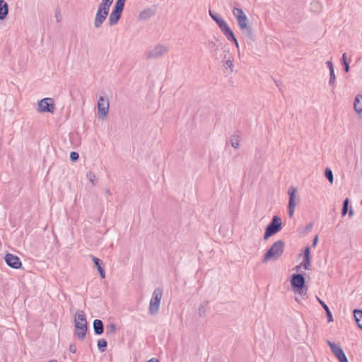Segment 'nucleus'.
I'll use <instances>...</instances> for the list:
<instances>
[{"label":"nucleus","mask_w":362,"mask_h":362,"mask_svg":"<svg viewBox=\"0 0 362 362\" xmlns=\"http://www.w3.org/2000/svg\"><path fill=\"white\" fill-rule=\"evenodd\" d=\"M235 45V47L237 49H239V43L238 42V40H236V41H233Z\"/></svg>","instance_id":"nucleus-49"},{"label":"nucleus","mask_w":362,"mask_h":362,"mask_svg":"<svg viewBox=\"0 0 362 362\" xmlns=\"http://www.w3.org/2000/svg\"><path fill=\"white\" fill-rule=\"evenodd\" d=\"M325 176L329 180V182L332 184L334 180L332 171L329 168H326L325 171Z\"/></svg>","instance_id":"nucleus-31"},{"label":"nucleus","mask_w":362,"mask_h":362,"mask_svg":"<svg viewBox=\"0 0 362 362\" xmlns=\"http://www.w3.org/2000/svg\"><path fill=\"white\" fill-rule=\"evenodd\" d=\"M8 4L4 0H0V20H4L8 15Z\"/></svg>","instance_id":"nucleus-17"},{"label":"nucleus","mask_w":362,"mask_h":362,"mask_svg":"<svg viewBox=\"0 0 362 362\" xmlns=\"http://www.w3.org/2000/svg\"><path fill=\"white\" fill-rule=\"evenodd\" d=\"M354 315L358 327L362 329V310H355L354 311Z\"/></svg>","instance_id":"nucleus-23"},{"label":"nucleus","mask_w":362,"mask_h":362,"mask_svg":"<svg viewBox=\"0 0 362 362\" xmlns=\"http://www.w3.org/2000/svg\"><path fill=\"white\" fill-rule=\"evenodd\" d=\"M162 296V289L156 288L153 293L149 304L148 311L151 315H155L158 313Z\"/></svg>","instance_id":"nucleus-6"},{"label":"nucleus","mask_w":362,"mask_h":362,"mask_svg":"<svg viewBox=\"0 0 362 362\" xmlns=\"http://www.w3.org/2000/svg\"><path fill=\"white\" fill-rule=\"evenodd\" d=\"M305 277L300 274H294L291 276V284L295 293L303 298L307 296L308 288L305 285Z\"/></svg>","instance_id":"nucleus-3"},{"label":"nucleus","mask_w":362,"mask_h":362,"mask_svg":"<svg viewBox=\"0 0 362 362\" xmlns=\"http://www.w3.org/2000/svg\"><path fill=\"white\" fill-rule=\"evenodd\" d=\"M317 300L322 305V306L325 309V311H326V314H327V315L328 317V322H332L333 320H332V316L331 312H330L328 306L322 300H321L318 298H317Z\"/></svg>","instance_id":"nucleus-26"},{"label":"nucleus","mask_w":362,"mask_h":362,"mask_svg":"<svg viewBox=\"0 0 362 362\" xmlns=\"http://www.w3.org/2000/svg\"><path fill=\"white\" fill-rule=\"evenodd\" d=\"M69 350L71 353L72 354H75L76 351V347L74 344H70L69 345Z\"/></svg>","instance_id":"nucleus-42"},{"label":"nucleus","mask_w":362,"mask_h":362,"mask_svg":"<svg viewBox=\"0 0 362 362\" xmlns=\"http://www.w3.org/2000/svg\"><path fill=\"white\" fill-rule=\"evenodd\" d=\"M341 59H342V62H343V64L344 66L345 71L346 72H349V65L348 62H346V54L345 53L343 54Z\"/></svg>","instance_id":"nucleus-36"},{"label":"nucleus","mask_w":362,"mask_h":362,"mask_svg":"<svg viewBox=\"0 0 362 362\" xmlns=\"http://www.w3.org/2000/svg\"><path fill=\"white\" fill-rule=\"evenodd\" d=\"M93 329L97 335H100L104 332L103 323L100 320H95L93 321Z\"/></svg>","instance_id":"nucleus-18"},{"label":"nucleus","mask_w":362,"mask_h":362,"mask_svg":"<svg viewBox=\"0 0 362 362\" xmlns=\"http://www.w3.org/2000/svg\"><path fill=\"white\" fill-rule=\"evenodd\" d=\"M222 64L224 67H228L230 69V72L233 71V62L232 56H229L228 59H222Z\"/></svg>","instance_id":"nucleus-25"},{"label":"nucleus","mask_w":362,"mask_h":362,"mask_svg":"<svg viewBox=\"0 0 362 362\" xmlns=\"http://www.w3.org/2000/svg\"><path fill=\"white\" fill-rule=\"evenodd\" d=\"M112 11L122 14L123 9H120V8H118V7H116L114 6V8Z\"/></svg>","instance_id":"nucleus-43"},{"label":"nucleus","mask_w":362,"mask_h":362,"mask_svg":"<svg viewBox=\"0 0 362 362\" xmlns=\"http://www.w3.org/2000/svg\"><path fill=\"white\" fill-rule=\"evenodd\" d=\"M147 362H159L158 359L152 358L148 360Z\"/></svg>","instance_id":"nucleus-48"},{"label":"nucleus","mask_w":362,"mask_h":362,"mask_svg":"<svg viewBox=\"0 0 362 362\" xmlns=\"http://www.w3.org/2000/svg\"><path fill=\"white\" fill-rule=\"evenodd\" d=\"M326 64H327V67L329 69V72L334 71V66H333V64H332V62L331 61H327L326 62Z\"/></svg>","instance_id":"nucleus-41"},{"label":"nucleus","mask_w":362,"mask_h":362,"mask_svg":"<svg viewBox=\"0 0 362 362\" xmlns=\"http://www.w3.org/2000/svg\"><path fill=\"white\" fill-rule=\"evenodd\" d=\"M301 267H302V265H301V264H300V265L296 266V267L294 268V269H295L297 272H300V268H301Z\"/></svg>","instance_id":"nucleus-45"},{"label":"nucleus","mask_w":362,"mask_h":362,"mask_svg":"<svg viewBox=\"0 0 362 362\" xmlns=\"http://www.w3.org/2000/svg\"><path fill=\"white\" fill-rule=\"evenodd\" d=\"M312 227H313V225H312V224H310V225L308 226V228H312Z\"/></svg>","instance_id":"nucleus-51"},{"label":"nucleus","mask_w":362,"mask_h":362,"mask_svg":"<svg viewBox=\"0 0 362 362\" xmlns=\"http://www.w3.org/2000/svg\"><path fill=\"white\" fill-rule=\"evenodd\" d=\"M233 13L235 17L238 19L240 18L242 16H246L243 11L241 8H234L233 10Z\"/></svg>","instance_id":"nucleus-30"},{"label":"nucleus","mask_w":362,"mask_h":362,"mask_svg":"<svg viewBox=\"0 0 362 362\" xmlns=\"http://www.w3.org/2000/svg\"><path fill=\"white\" fill-rule=\"evenodd\" d=\"M333 354L336 356L339 362H349L341 347L330 341H327Z\"/></svg>","instance_id":"nucleus-11"},{"label":"nucleus","mask_w":362,"mask_h":362,"mask_svg":"<svg viewBox=\"0 0 362 362\" xmlns=\"http://www.w3.org/2000/svg\"><path fill=\"white\" fill-rule=\"evenodd\" d=\"M91 259L95 264V266L96 267L99 274H100V276L102 279H105V270L103 269V268L102 267V264H103V262L94 257V256H91Z\"/></svg>","instance_id":"nucleus-15"},{"label":"nucleus","mask_w":362,"mask_h":362,"mask_svg":"<svg viewBox=\"0 0 362 362\" xmlns=\"http://www.w3.org/2000/svg\"><path fill=\"white\" fill-rule=\"evenodd\" d=\"M222 32L228 40L236 41V37L229 26H228Z\"/></svg>","instance_id":"nucleus-24"},{"label":"nucleus","mask_w":362,"mask_h":362,"mask_svg":"<svg viewBox=\"0 0 362 362\" xmlns=\"http://www.w3.org/2000/svg\"><path fill=\"white\" fill-rule=\"evenodd\" d=\"M353 215H354V211H353V209H351L349 211V216L350 217H351V216H353Z\"/></svg>","instance_id":"nucleus-47"},{"label":"nucleus","mask_w":362,"mask_h":362,"mask_svg":"<svg viewBox=\"0 0 362 362\" xmlns=\"http://www.w3.org/2000/svg\"><path fill=\"white\" fill-rule=\"evenodd\" d=\"M206 305H207V303H206V302H204V303H202L200 305V306H199V309H198V313H199V315L200 317H204V316H205V315H206V310H207V307H206Z\"/></svg>","instance_id":"nucleus-27"},{"label":"nucleus","mask_w":362,"mask_h":362,"mask_svg":"<svg viewBox=\"0 0 362 362\" xmlns=\"http://www.w3.org/2000/svg\"><path fill=\"white\" fill-rule=\"evenodd\" d=\"M154 15V12L151 8L144 10L139 13V19L142 21H146Z\"/></svg>","instance_id":"nucleus-20"},{"label":"nucleus","mask_w":362,"mask_h":362,"mask_svg":"<svg viewBox=\"0 0 362 362\" xmlns=\"http://www.w3.org/2000/svg\"><path fill=\"white\" fill-rule=\"evenodd\" d=\"M282 228L281 218L278 216H274L272 221L267 226L264 235V239L267 240L269 237L277 233Z\"/></svg>","instance_id":"nucleus-5"},{"label":"nucleus","mask_w":362,"mask_h":362,"mask_svg":"<svg viewBox=\"0 0 362 362\" xmlns=\"http://www.w3.org/2000/svg\"><path fill=\"white\" fill-rule=\"evenodd\" d=\"M209 15L212 19L218 24L221 31H223L228 26L225 20L223 19L218 14L214 13L209 11Z\"/></svg>","instance_id":"nucleus-14"},{"label":"nucleus","mask_w":362,"mask_h":362,"mask_svg":"<svg viewBox=\"0 0 362 362\" xmlns=\"http://www.w3.org/2000/svg\"><path fill=\"white\" fill-rule=\"evenodd\" d=\"M230 143H231V146L234 148H238L239 146H240V139H239V136H235V135H233V136H231L230 138Z\"/></svg>","instance_id":"nucleus-29"},{"label":"nucleus","mask_w":362,"mask_h":362,"mask_svg":"<svg viewBox=\"0 0 362 362\" xmlns=\"http://www.w3.org/2000/svg\"><path fill=\"white\" fill-rule=\"evenodd\" d=\"M349 199H346L343 202L341 215L344 216L348 212Z\"/></svg>","instance_id":"nucleus-34"},{"label":"nucleus","mask_w":362,"mask_h":362,"mask_svg":"<svg viewBox=\"0 0 362 362\" xmlns=\"http://www.w3.org/2000/svg\"><path fill=\"white\" fill-rule=\"evenodd\" d=\"M125 0H117L115 6L124 9Z\"/></svg>","instance_id":"nucleus-38"},{"label":"nucleus","mask_w":362,"mask_h":362,"mask_svg":"<svg viewBox=\"0 0 362 362\" xmlns=\"http://www.w3.org/2000/svg\"><path fill=\"white\" fill-rule=\"evenodd\" d=\"M310 247H307L304 251V259H310Z\"/></svg>","instance_id":"nucleus-39"},{"label":"nucleus","mask_w":362,"mask_h":362,"mask_svg":"<svg viewBox=\"0 0 362 362\" xmlns=\"http://www.w3.org/2000/svg\"><path fill=\"white\" fill-rule=\"evenodd\" d=\"M108 13H107V12L105 13V12L97 10V13L95 16L94 23H93L94 27L95 28L98 29L102 26L104 21L106 20V18L108 16Z\"/></svg>","instance_id":"nucleus-13"},{"label":"nucleus","mask_w":362,"mask_h":362,"mask_svg":"<svg viewBox=\"0 0 362 362\" xmlns=\"http://www.w3.org/2000/svg\"><path fill=\"white\" fill-rule=\"evenodd\" d=\"M230 56V54H229V52L227 51L226 52V53L224 54V56L223 57L222 59H228V57Z\"/></svg>","instance_id":"nucleus-44"},{"label":"nucleus","mask_w":362,"mask_h":362,"mask_svg":"<svg viewBox=\"0 0 362 362\" xmlns=\"http://www.w3.org/2000/svg\"><path fill=\"white\" fill-rule=\"evenodd\" d=\"M334 81H335V74H334V71H330L329 84L330 85L334 84Z\"/></svg>","instance_id":"nucleus-40"},{"label":"nucleus","mask_w":362,"mask_h":362,"mask_svg":"<svg viewBox=\"0 0 362 362\" xmlns=\"http://www.w3.org/2000/svg\"><path fill=\"white\" fill-rule=\"evenodd\" d=\"M107 344V341L103 339H101L98 341V347L101 352H103L105 351Z\"/></svg>","instance_id":"nucleus-32"},{"label":"nucleus","mask_w":362,"mask_h":362,"mask_svg":"<svg viewBox=\"0 0 362 362\" xmlns=\"http://www.w3.org/2000/svg\"><path fill=\"white\" fill-rule=\"evenodd\" d=\"M49 362H57V361L56 360H52V361H50Z\"/></svg>","instance_id":"nucleus-50"},{"label":"nucleus","mask_w":362,"mask_h":362,"mask_svg":"<svg viewBox=\"0 0 362 362\" xmlns=\"http://www.w3.org/2000/svg\"><path fill=\"white\" fill-rule=\"evenodd\" d=\"M354 110L358 113H361L362 112V95H357L354 100Z\"/></svg>","instance_id":"nucleus-21"},{"label":"nucleus","mask_w":362,"mask_h":362,"mask_svg":"<svg viewBox=\"0 0 362 362\" xmlns=\"http://www.w3.org/2000/svg\"><path fill=\"white\" fill-rule=\"evenodd\" d=\"M97 105L98 110V117L101 119H104L106 117L109 110V99L103 96H100Z\"/></svg>","instance_id":"nucleus-10"},{"label":"nucleus","mask_w":362,"mask_h":362,"mask_svg":"<svg viewBox=\"0 0 362 362\" xmlns=\"http://www.w3.org/2000/svg\"><path fill=\"white\" fill-rule=\"evenodd\" d=\"M86 177L88 179V180L91 182L93 185H95L98 182V180L96 178V176L95 173L92 171H89L86 174Z\"/></svg>","instance_id":"nucleus-28"},{"label":"nucleus","mask_w":362,"mask_h":362,"mask_svg":"<svg viewBox=\"0 0 362 362\" xmlns=\"http://www.w3.org/2000/svg\"><path fill=\"white\" fill-rule=\"evenodd\" d=\"M116 331V325L114 323H111L107 326L106 334H112Z\"/></svg>","instance_id":"nucleus-33"},{"label":"nucleus","mask_w":362,"mask_h":362,"mask_svg":"<svg viewBox=\"0 0 362 362\" xmlns=\"http://www.w3.org/2000/svg\"><path fill=\"white\" fill-rule=\"evenodd\" d=\"M113 2V0H102L98 7V11L105 13H109L110 8Z\"/></svg>","instance_id":"nucleus-16"},{"label":"nucleus","mask_w":362,"mask_h":362,"mask_svg":"<svg viewBox=\"0 0 362 362\" xmlns=\"http://www.w3.org/2000/svg\"><path fill=\"white\" fill-rule=\"evenodd\" d=\"M284 249V243L282 240L275 242L264 254L262 262L267 263L269 261L277 260L283 254Z\"/></svg>","instance_id":"nucleus-1"},{"label":"nucleus","mask_w":362,"mask_h":362,"mask_svg":"<svg viewBox=\"0 0 362 362\" xmlns=\"http://www.w3.org/2000/svg\"><path fill=\"white\" fill-rule=\"evenodd\" d=\"M121 15L122 14L112 11L111 12V13L109 16V19H108L110 25L112 26V25H116L118 23V21L121 17Z\"/></svg>","instance_id":"nucleus-19"},{"label":"nucleus","mask_w":362,"mask_h":362,"mask_svg":"<svg viewBox=\"0 0 362 362\" xmlns=\"http://www.w3.org/2000/svg\"><path fill=\"white\" fill-rule=\"evenodd\" d=\"M317 241H318V238L317 237H315L313 240V246H315L317 243Z\"/></svg>","instance_id":"nucleus-46"},{"label":"nucleus","mask_w":362,"mask_h":362,"mask_svg":"<svg viewBox=\"0 0 362 362\" xmlns=\"http://www.w3.org/2000/svg\"><path fill=\"white\" fill-rule=\"evenodd\" d=\"M54 110V102L51 98H45L37 102V111L40 113H53Z\"/></svg>","instance_id":"nucleus-8"},{"label":"nucleus","mask_w":362,"mask_h":362,"mask_svg":"<svg viewBox=\"0 0 362 362\" xmlns=\"http://www.w3.org/2000/svg\"><path fill=\"white\" fill-rule=\"evenodd\" d=\"M168 51L169 47L167 45L158 44L149 50L147 57L149 59H158L164 56Z\"/></svg>","instance_id":"nucleus-9"},{"label":"nucleus","mask_w":362,"mask_h":362,"mask_svg":"<svg viewBox=\"0 0 362 362\" xmlns=\"http://www.w3.org/2000/svg\"><path fill=\"white\" fill-rule=\"evenodd\" d=\"M75 334L79 339H83L87 332V321L83 311L79 310L75 314Z\"/></svg>","instance_id":"nucleus-2"},{"label":"nucleus","mask_w":362,"mask_h":362,"mask_svg":"<svg viewBox=\"0 0 362 362\" xmlns=\"http://www.w3.org/2000/svg\"><path fill=\"white\" fill-rule=\"evenodd\" d=\"M317 7V8H320V5L319 4H316Z\"/></svg>","instance_id":"nucleus-52"},{"label":"nucleus","mask_w":362,"mask_h":362,"mask_svg":"<svg viewBox=\"0 0 362 362\" xmlns=\"http://www.w3.org/2000/svg\"><path fill=\"white\" fill-rule=\"evenodd\" d=\"M237 21L242 34L246 38L247 44L251 45L255 42V37L250 24L248 18L247 16H242L240 18L238 19Z\"/></svg>","instance_id":"nucleus-4"},{"label":"nucleus","mask_w":362,"mask_h":362,"mask_svg":"<svg viewBox=\"0 0 362 362\" xmlns=\"http://www.w3.org/2000/svg\"><path fill=\"white\" fill-rule=\"evenodd\" d=\"M221 44V43L220 42L219 40L216 37H214L212 39L209 40L206 42L207 47L210 49L218 48Z\"/></svg>","instance_id":"nucleus-22"},{"label":"nucleus","mask_w":362,"mask_h":362,"mask_svg":"<svg viewBox=\"0 0 362 362\" xmlns=\"http://www.w3.org/2000/svg\"><path fill=\"white\" fill-rule=\"evenodd\" d=\"M301 265L305 269H310V267L311 266V259H303Z\"/></svg>","instance_id":"nucleus-35"},{"label":"nucleus","mask_w":362,"mask_h":362,"mask_svg":"<svg viewBox=\"0 0 362 362\" xmlns=\"http://www.w3.org/2000/svg\"><path fill=\"white\" fill-rule=\"evenodd\" d=\"M79 158V155L77 152L72 151L70 153V159L72 161H76Z\"/></svg>","instance_id":"nucleus-37"},{"label":"nucleus","mask_w":362,"mask_h":362,"mask_svg":"<svg viewBox=\"0 0 362 362\" xmlns=\"http://www.w3.org/2000/svg\"><path fill=\"white\" fill-rule=\"evenodd\" d=\"M5 262L8 266L13 269H20L22 266L19 257L11 253L5 255Z\"/></svg>","instance_id":"nucleus-12"},{"label":"nucleus","mask_w":362,"mask_h":362,"mask_svg":"<svg viewBox=\"0 0 362 362\" xmlns=\"http://www.w3.org/2000/svg\"><path fill=\"white\" fill-rule=\"evenodd\" d=\"M361 205H362V200H361Z\"/></svg>","instance_id":"nucleus-53"},{"label":"nucleus","mask_w":362,"mask_h":362,"mask_svg":"<svg viewBox=\"0 0 362 362\" xmlns=\"http://www.w3.org/2000/svg\"><path fill=\"white\" fill-rule=\"evenodd\" d=\"M288 194L289 196L288 206V214L290 218L293 216V214L296 209V206L297 203L299 201V199L297 196V189L296 187L291 186L288 190Z\"/></svg>","instance_id":"nucleus-7"}]
</instances>
